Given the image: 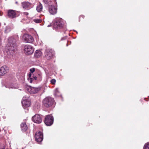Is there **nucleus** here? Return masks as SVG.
I'll return each instance as SVG.
<instances>
[{"instance_id":"f257e3e1","label":"nucleus","mask_w":149,"mask_h":149,"mask_svg":"<svg viewBox=\"0 0 149 149\" xmlns=\"http://www.w3.org/2000/svg\"><path fill=\"white\" fill-rule=\"evenodd\" d=\"M19 40V37L17 35L10 37L8 38V43L6 49V52L8 55L13 56L16 49L17 44Z\"/></svg>"},{"instance_id":"f03ea898","label":"nucleus","mask_w":149,"mask_h":149,"mask_svg":"<svg viewBox=\"0 0 149 149\" xmlns=\"http://www.w3.org/2000/svg\"><path fill=\"white\" fill-rule=\"evenodd\" d=\"M42 103L44 106L49 108L54 106V100L52 97H47L43 99Z\"/></svg>"},{"instance_id":"7ed1b4c3","label":"nucleus","mask_w":149,"mask_h":149,"mask_svg":"<svg viewBox=\"0 0 149 149\" xmlns=\"http://www.w3.org/2000/svg\"><path fill=\"white\" fill-rule=\"evenodd\" d=\"M54 27L56 29H60L63 27H65L64 26V22L61 18H57L55 20Z\"/></svg>"},{"instance_id":"20e7f679","label":"nucleus","mask_w":149,"mask_h":149,"mask_svg":"<svg viewBox=\"0 0 149 149\" xmlns=\"http://www.w3.org/2000/svg\"><path fill=\"white\" fill-rule=\"evenodd\" d=\"M53 121L54 118L52 116L48 115L45 116L44 122L47 126L51 125L53 124Z\"/></svg>"},{"instance_id":"39448f33","label":"nucleus","mask_w":149,"mask_h":149,"mask_svg":"<svg viewBox=\"0 0 149 149\" xmlns=\"http://www.w3.org/2000/svg\"><path fill=\"white\" fill-rule=\"evenodd\" d=\"M23 41L26 43H31L34 41V39L32 36L27 34H24L22 36Z\"/></svg>"},{"instance_id":"423d86ee","label":"nucleus","mask_w":149,"mask_h":149,"mask_svg":"<svg viewBox=\"0 0 149 149\" xmlns=\"http://www.w3.org/2000/svg\"><path fill=\"white\" fill-rule=\"evenodd\" d=\"M22 105L23 107H28L30 105L31 102L28 97L24 96L23 97L22 101Z\"/></svg>"},{"instance_id":"0eeeda50","label":"nucleus","mask_w":149,"mask_h":149,"mask_svg":"<svg viewBox=\"0 0 149 149\" xmlns=\"http://www.w3.org/2000/svg\"><path fill=\"white\" fill-rule=\"evenodd\" d=\"M24 50L25 53L30 55L33 53L34 49L31 45H26L24 47Z\"/></svg>"},{"instance_id":"6e6552de","label":"nucleus","mask_w":149,"mask_h":149,"mask_svg":"<svg viewBox=\"0 0 149 149\" xmlns=\"http://www.w3.org/2000/svg\"><path fill=\"white\" fill-rule=\"evenodd\" d=\"M35 137L36 141L38 142H41L43 139V134L40 131H37L35 134Z\"/></svg>"},{"instance_id":"1a4fd4ad","label":"nucleus","mask_w":149,"mask_h":149,"mask_svg":"<svg viewBox=\"0 0 149 149\" xmlns=\"http://www.w3.org/2000/svg\"><path fill=\"white\" fill-rule=\"evenodd\" d=\"M28 92L31 94H35L38 93L40 90L39 88H34L31 86H28L26 87Z\"/></svg>"},{"instance_id":"9d476101","label":"nucleus","mask_w":149,"mask_h":149,"mask_svg":"<svg viewBox=\"0 0 149 149\" xmlns=\"http://www.w3.org/2000/svg\"><path fill=\"white\" fill-rule=\"evenodd\" d=\"M32 120L35 123L39 124L41 123L42 119L39 114H36L32 118Z\"/></svg>"},{"instance_id":"9b49d317","label":"nucleus","mask_w":149,"mask_h":149,"mask_svg":"<svg viewBox=\"0 0 149 149\" xmlns=\"http://www.w3.org/2000/svg\"><path fill=\"white\" fill-rule=\"evenodd\" d=\"M45 57L48 59H51L53 56L54 53L51 50L49 49H46L45 51Z\"/></svg>"},{"instance_id":"f8f14e48","label":"nucleus","mask_w":149,"mask_h":149,"mask_svg":"<svg viewBox=\"0 0 149 149\" xmlns=\"http://www.w3.org/2000/svg\"><path fill=\"white\" fill-rule=\"evenodd\" d=\"M48 10L49 13L52 15H54L56 14L57 11V6L53 5L49 6Z\"/></svg>"},{"instance_id":"ddd939ff","label":"nucleus","mask_w":149,"mask_h":149,"mask_svg":"<svg viewBox=\"0 0 149 149\" xmlns=\"http://www.w3.org/2000/svg\"><path fill=\"white\" fill-rule=\"evenodd\" d=\"M8 16L9 18H14L16 16V11L13 10H9L8 11Z\"/></svg>"},{"instance_id":"4468645a","label":"nucleus","mask_w":149,"mask_h":149,"mask_svg":"<svg viewBox=\"0 0 149 149\" xmlns=\"http://www.w3.org/2000/svg\"><path fill=\"white\" fill-rule=\"evenodd\" d=\"M8 70V67L6 65H4L0 68V76H2L6 74Z\"/></svg>"},{"instance_id":"2eb2a0df","label":"nucleus","mask_w":149,"mask_h":149,"mask_svg":"<svg viewBox=\"0 0 149 149\" xmlns=\"http://www.w3.org/2000/svg\"><path fill=\"white\" fill-rule=\"evenodd\" d=\"M23 8L26 9H29L31 8V4L28 2H24L22 3Z\"/></svg>"},{"instance_id":"dca6fc26","label":"nucleus","mask_w":149,"mask_h":149,"mask_svg":"<svg viewBox=\"0 0 149 149\" xmlns=\"http://www.w3.org/2000/svg\"><path fill=\"white\" fill-rule=\"evenodd\" d=\"M21 128L22 130L23 131H26L28 129V127L25 123H22L21 124Z\"/></svg>"},{"instance_id":"f3484780","label":"nucleus","mask_w":149,"mask_h":149,"mask_svg":"<svg viewBox=\"0 0 149 149\" xmlns=\"http://www.w3.org/2000/svg\"><path fill=\"white\" fill-rule=\"evenodd\" d=\"M42 55L41 52L39 50H36L34 54V56L35 57L38 58L40 57Z\"/></svg>"},{"instance_id":"a211bd4d","label":"nucleus","mask_w":149,"mask_h":149,"mask_svg":"<svg viewBox=\"0 0 149 149\" xmlns=\"http://www.w3.org/2000/svg\"><path fill=\"white\" fill-rule=\"evenodd\" d=\"M43 6L40 3L36 7V10L38 12H40L42 10Z\"/></svg>"},{"instance_id":"6ab92c4d","label":"nucleus","mask_w":149,"mask_h":149,"mask_svg":"<svg viewBox=\"0 0 149 149\" xmlns=\"http://www.w3.org/2000/svg\"><path fill=\"white\" fill-rule=\"evenodd\" d=\"M28 80L31 83H32L33 82V78H32V77H31V73H30L28 74Z\"/></svg>"},{"instance_id":"aec40b11","label":"nucleus","mask_w":149,"mask_h":149,"mask_svg":"<svg viewBox=\"0 0 149 149\" xmlns=\"http://www.w3.org/2000/svg\"><path fill=\"white\" fill-rule=\"evenodd\" d=\"M11 30L10 27L9 26H6L5 28V32L7 33L10 31Z\"/></svg>"},{"instance_id":"412c9836","label":"nucleus","mask_w":149,"mask_h":149,"mask_svg":"<svg viewBox=\"0 0 149 149\" xmlns=\"http://www.w3.org/2000/svg\"><path fill=\"white\" fill-rule=\"evenodd\" d=\"M34 22L36 23H40L42 22V19H33Z\"/></svg>"},{"instance_id":"4be33fe9","label":"nucleus","mask_w":149,"mask_h":149,"mask_svg":"<svg viewBox=\"0 0 149 149\" xmlns=\"http://www.w3.org/2000/svg\"><path fill=\"white\" fill-rule=\"evenodd\" d=\"M37 78L39 79V80H40L42 79V74L40 72H38L37 73V74L36 75Z\"/></svg>"},{"instance_id":"5701e85b","label":"nucleus","mask_w":149,"mask_h":149,"mask_svg":"<svg viewBox=\"0 0 149 149\" xmlns=\"http://www.w3.org/2000/svg\"><path fill=\"white\" fill-rule=\"evenodd\" d=\"M143 149H149V142L145 144Z\"/></svg>"},{"instance_id":"b1692460","label":"nucleus","mask_w":149,"mask_h":149,"mask_svg":"<svg viewBox=\"0 0 149 149\" xmlns=\"http://www.w3.org/2000/svg\"><path fill=\"white\" fill-rule=\"evenodd\" d=\"M51 83L53 84H54L56 82V80L54 79H52L50 81Z\"/></svg>"},{"instance_id":"393cba45","label":"nucleus","mask_w":149,"mask_h":149,"mask_svg":"<svg viewBox=\"0 0 149 149\" xmlns=\"http://www.w3.org/2000/svg\"><path fill=\"white\" fill-rule=\"evenodd\" d=\"M30 73H33L35 71V68H32L30 69Z\"/></svg>"},{"instance_id":"a878e982","label":"nucleus","mask_w":149,"mask_h":149,"mask_svg":"<svg viewBox=\"0 0 149 149\" xmlns=\"http://www.w3.org/2000/svg\"><path fill=\"white\" fill-rule=\"evenodd\" d=\"M23 14H24V15L25 16H26V18H28L27 16L29 15L28 13L27 12H24L23 13Z\"/></svg>"},{"instance_id":"bb28decb","label":"nucleus","mask_w":149,"mask_h":149,"mask_svg":"<svg viewBox=\"0 0 149 149\" xmlns=\"http://www.w3.org/2000/svg\"><path fill=\"white\" fill-rule=\"evenodd\" d=\"M32 78H33V80H36L37 79V77L36 76H33V77H32Z\"/></svg>"},{"instance_id":"cd10ccee","label":"nucleus","mask_w":149,"mask_h":149,"mask_svg":"<svg viewBox=\"0 0 149 149\" xmlns=\"http://www.w3.org/2000/svg\"><path fill=\"white\" fill-rule=\"evenodd\" d=\"M44 1L46 3H48V1L47 0H44Z\"/></svg>"},{"instance_id":"c85d7f7f","label":"nucleus","mask_w":149,"mask_h":149,"mask_svg":"<svg viewBox=\"0 0 149 149\" xmlns=\"http://www.w3.org/2000/svg\"><path fill=\"white\" fill-rule=\"evenodd\" d=\"M57 90H58L57 88H56V90L57 91Z\"/></svg>"},{"instance_id":"c756f323","label":"nucleus","mask_w":149,"mask_h":149,"mask_svg":"<svg viewBox=\"0 0 149 149\" xmlns=\"http://www.w3.org/2000/svg\"><path fill=\"white\" fill-rule=\"evenodd\" d=\"M4 149L3 148H1V149Z\"/></svg>"},{"instance_id":"7c9ffc66","label":"nucleus","mask_w":149,"mask_h":149,"mask_svg":"<svg viewBox=\"0 0 149 149\" xmlns=\"http://www.w3.org/2000/svg\"><path fill=\"white\" fill-rule=\"evenodd\" d=\"M16 3H17V2H16Z\"/></svg>"},{"instance_id":"2f4dec72","label":"nucleus","mask_w":149,"mask_h":149,"mask_svg":"<svg viewBox=\"0 0 149 149\" xmlns=\"http://www.w3.org/2000/svg\"><path fill=\"white\" fill-rule=\"evenodd\" d=\"M1 132V130H0V132Z\"/></svg>"}]
</instances>
